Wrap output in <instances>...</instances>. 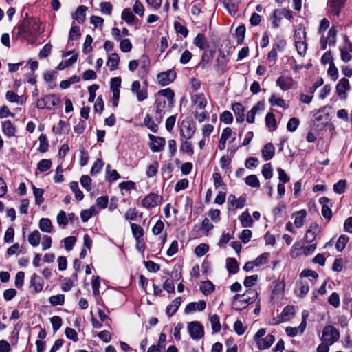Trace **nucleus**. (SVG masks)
<instances>
[{
	"mask_svg": "<svg viewBox=\"0 0 352 352\" xmlns=\"http://www.w3.org/2000/svg\"><path fill=\"white\" fill-rule=\"evenodd\" d=\"M245 184L252 188H258L260 182L255 175H250L245 179Z\"/></svg>",
	"mask_w": 352,
	"mask_h": 352,
	"instance_id": "46",
	"label": "nucleus"
},
{
	"mask_svg": "<svg viewBox=\"0 0 352 352\" xmlns=\"http://www.w3.org/2000/svg\"><path fill=\"white\" fill-rule=\"evenodd\" d=\"M227 65V60L224 55L219 56L217 59V64L215 65V69L217 71H223Z\"/></svg>",
	"mask_w": 352,
	"mask_h": 352,
	"instance_id": "60",
	"label": "nucleus"
},
{
	"mask_svg": "<svg viewBox=\"0 0 352 352\" xmlns=\"http://www.w3.org/2000/svg\"><path fill=\"white\" fill-rule=\"evenodd\" d=\"M294 41L298 53L304 56L307 52V44L305 43L306 32L305 28H298L294 32Z\"/></svg>",
	"mask_w": 352,
	"mask_h": 352,
	"instance_id": "2",
	"label": "nucleus"
},
{
	"mask_svg": "<svg viewBox=\"0 0 352 352\" xmlns=\"http://www.w3.org/2000/svg\"><path fill=\"white\" fill-rule=\"evenodd\" d=\"M269 102L272 106H278L283 109L287 108L285 101L282 98L278 97L274 94L271 96L269 99Z\"/></svg>",
	"mask_w": 352,
	"mask_h": 352,
	"instance_id": "34",
	"label": "nucleus"
},
{
	"mask_svg": "<svg viewBox=\"0 0 352 352\" xmlns=\"http://www.w3.org/2000/svg\"><path fill=\"white\" fill-rule=\"evenodd\" d=\"M40 146H39V151L41 153L47 152L49 146L47 138L45 135L41 134L38 138Z\"/></svg>",
	"mask_w": 352,
	"mask_h": 352,
	"instance_id": "52",
	"label": "nucleus"
},
{
	"mask_svg": "<svg viewBox=\"0 0 352 352\" xmlns=\"http://www.w3.org/2000/svg\"><path fill=\"white\" fill-rule=\"evenodd\" d=\"M340 333L333 325H327L322 331V341L329 345L338 340Z\"/></svg>",
	"mask_w": 352,
	"mask_h": 352,
	"instance_id": "3",
	"label": "nucleus"
},
{
	"mask_svg": "<svg viewBox=\"0 0 352 352\" xmlns=\"http://www.w3.org/2000/svg\"><path fill=\"white\" fill-rule=\"evenodd\" d=\"M52 166V162L50 160H42L37 164V169L41 172H45L48 170Z\"/></svg>",
	"mask_w": 352,
	"mask_h": 352,
	"instance_id": "55",
	"label": "nucleus"
},
{
	"mask_svg": "<svg viewBox=\"0 0 352 352\" xmlns=\"http://www.w3.org/2000/svg\"><path fill=\"white\" fill-rule=\"evenodd\" d=\"M232 132V129L230 127H226L223 130L218 144V148L220 150L225 149L226 141L231 136Z\"/></svg>",
	"mask_w": 352,
	"mask_h": 352,
	"instance_id": "23",
	"label": "nucleus"
},
{
	"mask_svg": "<svg viewBox=\"0 0 352 352\" xmlns=\"http://www.w3.org/2000/svg\"><path fill=\"white\" fill-rule=\"evenodd\" d=\"M52 224L50 219L42 218L39 222V228L41 231L46 233H51L52 231Z\"/></svg>",
	"mask_w": 352,
	"mask_h": 352,
	"instance_id": "32",
	"label": "nucleus"
},
{
	"mask_svg": "<svg viewBox=\"0 0 352 352\" xmlns=\"http://www.w3.org/2000/svg\"><path fill=\"white\" fill-rule=\"evenodd\" d=\"M182 144L180 146V151L182 153H187L189 155H192L194 153L193 146L188 140L181 139Z\"/></svg>",
	"mask_w": 352,
	"mask_h": 352,
	"instance_id": "31",
	"label": "nucleus"
},
{
	"mask_svg": "<svg viewBox=\"0 0 352 352\" xmlns=\"http://www.w3.org/2000/svg\"><path fill=\"white\" fill-rule=\"evenodd\" d=\"M87 9V7L80 6L77 8L75 14L73 15L74 19L76 20L78 23L81 24L84 23L86 18L85 12Z\"/></svg>",
	"mask_w": 352,
	"mask_h": 352,
	"instance_id": "29",
	"label": "nucleus"
},
{
	"mask_svg": "<svg viewBox=\"0 0 352 352\" xmlns=\"http://www.w3.org/2000/svg\"><path fill=\"white\" fill-rule=\"evenodd\" d=\"M206 304L204 300L199 302H192L188 303L185 308V313L190 314L195 311H201L206 309Z\"/></svg>",
	"mask_w": 352,
	"mask_h": 352,
	"instance_id": "16",
	"label": "nucleus"
},
{
	"mask_svg": "<svg viewBox=\"0 0 352 352\" xmlns=\"http://www.w3.org/2000/svg\"><path fill=\"white\" fill-rule=\"evenodd\" d=\"M30 286L35 293H38L43 289V280L39 276L34 274L30 280Z\"/></svg>",
	"mask_w": 352,
	"mask_h": 352,
	"instance_id": "20",
	"label": "nucleus"
},
{
	"mask_svg": "<svg viewBox=\"0 0 352 352\" xmlns=\"http://www.w3.org/2000/svg\"><path fill=\"white\" fill-rule=\"evenodd\" d=\"M301 254H302V245L300 243H295L290 250L291 256L292 258H297Z\"/></svg>",
	"mask_w": 352,
	"mask_h": 352,
	"instance_id": "56",
	"label": "nucleus"
},
{
	"mask_svg": "<svg viewBox=\"0 0 352 352\" xmlns=\"http://www.w3.org/2000/svg\"><path fill=\"white\" fill-rule=\"evenodd\" d=\"M295 314V307L293 305L286 306L279 315L283 322L289 320Z\"/></svg>",
	"mask_w": 352,
	"mask_h": 352,
	"instance_id": "25",
	"label": "nucleus"
},
{
	"mask_svg": "<svg viewBox=\"0 0 352 352\" xmlns=\"http://www.w3.org/2000/svg\"><path fill=\"white\" fill-rule=\"evenodd\" d=\"M41 234L38 230L33 231L28 236V241L33 247H36L41 241Z\"/></svg>",
	"mask_w": 352,
	"mask_h": 352,
	"instance_id": "35",
	"label": "nucleus"
},
{
	"mask_svg": "<svg viewBox=\"0 0 352 352\" xmlns=\"http://www.w3.org/2000/svg\"><path fill=\"white\" fill-rule=\"evenodd\" d=\"M349 241V237L346 235H341L336 244V248L338 251H342Z\"/></svg>",
	"mask_w": 352,
	"mask_h": 352,
	"instance_id": "58",
	"label": "nucleus"
},
{
	"mask_svg": "<svg viewBox=\"0 0 352 352\" xmlns=\"http://www.w3.org/2000/svg\"><path fill=\"white\" fill-rule=\"evenodd\" d=\"M32 188L35 197L36 204L41 205L44 201L43 197L44 190L42 188H37L34 186H32Z\"/></svg>",
	"mask_w": 352,
	"mask_h": 352,
	"instance_id": "45",
	"label": "nucleus"
},
{
	"mask_svg": "<svg viewBox=\"0 0 352 352\" xmlns=\"http://www.w3.org/2000/svg\"><path fill=\"white\" fill-rule=\"evenodd\" d=\"M162 199V196L155 193H150L142 199V204L145 208H153L160 204Z\"/></svg>",
	"mask_w": 352,
	"mask_h": 352,
	"instance_id": "8",
	"label": "nucleus"
},
{
	"mask_svg": "<svg viewBox=\"0 0 352 352\" xmlns=\"http://www.w3.org/2000/svg\"><path fill=\"white\" fill-rule=\"evenodd\" d=\"M195 126L192 122H183L182 129L180 130L181 139H191L195 133Z\"/></svg>",
	"mask_w": 352,
	"mask_h": 352,
	"instance_id": "9",
	"label": "nucleus"
},
{
	"mask_svg": "<svg viewBox=\"0 0 352 352\" xmlns=\"http://www.w3.org/2000/svg\"><path fill=\"white\" fill-rule=\"evenodd\" d=\"M226 267L230 274H236L239 270L237 261L234 258H228L226 261Z\"/></svg>",
	"mask_w": 352,
	"mask_h": 352,
	"instance_id": "33",
	"label": "nucleus"
},
{
	"mask_svg": "<svg viewBox=\"0 0 352 352\" xmlns=\"http://www.w3.org/2000/svg\"><path fill=\"white\" fill-rule=\"evenodd\" d=\"M122 19L130 24L134 21L135 16L129 8H126L122 12Z\"/></svg>",
	"mask_w": 352,
	"mask_h": 352,
	"instance_id": "49",
	"label": "nucleus"
},
{
	"mask_svg": "<svg viewBox=\"0 0 352 352\" xmlns=\"http://www.w3.org/2000/svg\"><path fill=\"white\" fill-rule=\"evenodd\" d=\"M232 109L235 114L236 120L238 122H243L245 120V109L243 105L239 102H235L232 104Z\"/></svg>",
	"mask_w": 352,
	"mask_h": 352,
	"instance_id": "19",
	"label": "nucleus"
},
{
	"mask_svg": "<svg viewBox=\"0 0 352 352\" xmlns=\"http://www.w3.org/2000/svg\"><path fill=\"white\" fill-rule=\"evenodd\" d=\"M274 147L272 143H268L261 151L262 157L265 160L267 161L271 160L274 155Z\"/></svg>",
	"mask_w": 352,
	"mask_h": 352,
	"instance_id": "26",
	"label": "nucleus"
},
{
	"mask_svg": "<svg viewBox=\"0 0 352 352\" xmlns=\"http://www.w3.org/2000/svg\"><path fill=\"white\" fill-rule=\"evenodd\" d=\"M346 186V182L345 180H340L338 182L334 184L333 190L338 194H342L344 192Z\"/></svg>",
	"mask_w": 352,
	"mask_h": 352,
	"instance_id": "62",
	"label": "nucleus"
},
{
	"mask_svg": "<svg viewBox=\"0 0 352 352\" xmlns=\"http://www.w3.org/2000/svg\"><path fill=\"white\" fill-rule=\"evenodd\" d=\"M6 98L10 102H16L21 104L23 103V101L21 100V97L12 91H8L6 94Z\"/></svg>",
	"mask_w": 352,
	"mask_h": 352,
	"instance_id": "44",
	"label": "nucleus"
},
{
	"mask_svg": "<svg viewBox=\"0 0 352 352\" xmlns=\"http://www.w3.org/2000/svg\"><path fill=\"white\" fill-rule=\"evenodd\" d=\"M262 174L266 179H269L272 177L273 173L270 163H267L263 165L262 168Z\"/></svg>",
	"mask_w": 352,
	"mask_h": 352,
	"instance_id": "63",
	"label": "nucleus"
},
{
	"mask_svg": "<svg viewBox=\"0 0 352 352\" xmlns=\"http://www.w3.org/2000/svg\"><path fill=\"white\" fill-rule=\"evenodd\" d=\"M274 336L272 334L267 335L265 338L259 339L256 342L257 347L260 350L269 349L274 342Z\"/></svg>",
	"mask_w": 352,
	"mask_h": 352,
	"instance_id": "18",
	"label": "nucleus"
},
{
	"mask_svg": "<svg viewBox=\"0 0 352 352\" xmlns=\"http://www.w3.org/2000/svg\"><path fill=\"white\" fill-rule=\"evenodd\" d=\"M276 83L283 91H287L292 88L294 80L291 76H281L278 78Z\"/></svg>",
	"mask_w": 352,
	"mask_h": 352,
	"instance_id": "15",
	"label": "nucleus"
},
{
	"mask_svg": "<svg viewBox=\"0 0 352 352\" xmlns=\"http://www.w3.org/2000/svg\"><path fill=\"white\" fill-rule=\"evenodd\" d=\"M120 85V78L115 77L111 80V89L113 92V104L114 107H117L118 104Z\"/></svg>",
	"mask_w": 352,
	"mask_h": 352,
	"instance_id": "12",
	"label": "nucleus"
},
{
	"mask_svg": "<svg viewBox=\"0 0 352 352\" xmlns=\"http://www.w3.org/2000/svg\"><path fill=\"white\" fill-rule=\"evenodd\" d=\"M245 197L241 196L238 199L234 195H230L228 198V209L235 210L236 208H243L245 204Z\"/></svg>",
	"mask_w": 352,
	"mask_h": 352,
	"instance_id": "11",
	"label": "nucleus"
},
{
	"mask_svg": "<svg viewBox=\"0 0 352 352\" xmlns=\"http://www.w3.org/2000/svg\"><path fill=\"white\" fill-rule=\"evenodd\" d=\"M300 124V120L297 118H292L287 124V129L290 132H294Z\"/></svg>",
	"mask_w": 352,
	"mask_h": 352,
	"instance_id": "54",
	"label": "nucleus"
},
{
	"mask_svg": "<svg viewBox=\"0 0 352 352\" xmlns=\"http://www.w3.org/2000/svg\"><path fill=\"white\" fill-rule=\"evenodd\" d=\"M176 78V72L173 69L160 72L157 76L158 83L162 86H166Z\"/></svg>",
	"mask_w": 352,
	"mask_h": 352,
	"instance_id": "6",
	"label": "nucleus"
},
{
	"mask_svg": "<svg viewBox=\"0 0 352 352\" xmlns=\"http://www.w3.org/2000/svg\"><path fill=\"white\" fill-rule=\"evenodd\" d=\"M239 219L242 224L243 227H251L253 224V220L250 213L248 212H244L239 217Z\"/></svg>",
	"mask_w": 352,
	"mask_h": 352,
	"instance_id": "37",
	"label": "nucleus"
},
{
	"mask_svg": "<svg viewBox=\"0 0 352 352\" xmlns=\"http://www.w3.org/2000/svg\"><path fill=\"white\" fill-rule=\"evenodd\" d=\"M212 178L214 179V185L216 188H221L225 190L226 188V184L223 182L221 175L219 173H214L212 175Z\"/></svg>",
	"mask_w": 352,
	"mask_h": 352,
	"instance_id": "50",
	"label": "nucleus"
},
{
	"mask_svg": "<svg viewBox=\"0 0 352 352\" xmlns=\"http://www.w3.org/2000/svg\"><path fill=\"white\" fill-rule=\"evenodd\" d=\"M166 102L164 99L157 98L156 99L155 104V111L156 113L155 120L158 123H160L164 116L165 108H166Z\"/></svg>",
	"mask_w": 352,
	"mask_h": 352,
	"instance_id": "14",
	"label": "nucleus"
},
{
	"mask_svg": "<svg viewBox=\"0 0 352 352\" xmlns=\"http://www.w3.org/2000/svg\"><path fill=\"white\" fill-rule=\"evenodd\" d=\"M148 138L151 140L150 149L153 153L160 152L164 149L166 144L165 138L151 134L148 135Z\"/></svg>",
	"mask_w": 352,
	"mask_h": 352,
	"instance_id": "10",
	"label": "nucleus"
},
{
	"mask_svg": "<svg viewBox=\"0 0 352 352\" xmlns=\"http://www.w3.org/2000/svg\"><path fill=\"white\" fill-rule=\"evenodd\" d=\"M264 110V104L258 102L247 114V121L249 123H254L255 121V116L258 111Z\"/></svg>",
	"mask_w": 352,
	"mask_h": 352,
	"instance_id": "21",
	"label": "nucleus"
},
{
	"mask_svg": "<svg viewBox=\"0 0 352 352\" xmlns=\"http://www.w3.org/2000/svg\"><path fill=\"white\" fill-rule=\"evenodd\" d=\"M157 94L159 96H162L166 98L168 101L169 105L172 106L173 104L175 93L173 90L171 89L170 88L161 89L157 92Z\"/></svg>",
	"mask_w": 352,
	"mask_h": 352,
	"instance_id": "30",
	"label": "nucleus"
},
{
	"mask_svg": "<svg viewBox=\"0 0 352 352\" xmlns=\"http://www.w3.org/2000/svg\"><path fill=\"white\" fill-rule=\"evenodd\" d=\"M265 124L267 127L272 128V130H275L277 128L276 120L274 113H268L266 115Z\"/></svg>",
	"mask_w": 352,
	"mask_h": 352,
	"instance_id": "39",
	"label": "nucleus"
},
{
	"mask_svg": "<svg viewBox=\"0 0 352 352\" xmlns=\"http://www.w3.org/2000/svg\"><path fill=\"white\" fill-rule=\"evenodd\" d=\"M145 125L153 132L156 133L158 130V125L151 118V117L147 114L144 120Z\"/></svg>",
	"mask_w": 352,
	"mask_h": 352,
	"instance_id": "40",
	"label": "nucleus"
},
{
	"mask_svg": "<svg viewBox=\"0 0 352 352\" xmlns=\"http://www.w3.org/2000/svg\"><path fill=\"white\" fill-rule=\"evenodd\" d=\"M346 0H328L327 12L329 16H338Z\"/></svg>",
	"mask_w": 352,
	"mask_h": 352,
	"instance_id": "5",
	"label": "nucleus"
},
{
	"mask_svg": "<svg viewBox=\"0 0 352 352\" xmlns=\"http://www.w3.org/2000/svg\"><path fill=\"white\" fill-rule=\"evenodd\" d=\"M245 34V27L244 25L239 26L235 31L236 41L239 44L241 43L244 39Z\"/></svg>",
	"mask_w": 352,
	"mask_h": 352,
	"instance_id": "57",
	"label": "nucleus"
},
{
	"mask_svg": "<svg viewBox=\"0 0 352 352\" xmlns=\"http://www.w3.org/2000/svg\"><path fill=\"white\" fill-rule=\"evenodd\" d=\"M328 302L335 308L338 307L340 305L339 294L336 292H333V294H331V295L329 297Z\"/></svg>",
	"mask_w": 352,
	"mask_h": 352,
	"instance_id": "61",
	"label": "nucleus"
},
{
	"mask_svg": "<svg viewBox=\"0 0 352 352\" xmlns=\"http://www.w3.org/2000/svg\"><path fill=\"white\" fill-rule=\"evenodd\" d=\"M106 172L110 182L116 181L120 178L119 173L116 170H111V165L109 164L106 166Z\"/></svg>",
	"mask_w": 352,
	"mask_h": 352,
	"instance_id": "53",
	"label": "nucleus"
},
{
	"mask_svg": "<svg viewBox=\"0 0 352 352\" xmlns=\"http://www.w3.org/2000/svg\"><path fill=\"white\" fill-rule=\"evenodd\" d=\"M309 291V287L307 283L304 284L303 283H300L299 285L298 289L295 291V293L300 296L301 298H304L307 294Z\"/></svg>",
	"mask_w": 352,
	"mask_h": 352,
	"instance_id": "59",
	"label": "nucleus"
},
{
	"mask_svg": "<svg viewBox=\"0 0 352 352\" xmlns=\"http://www.w3.org/2000/svg\"><path fill=\"white\" fill-rule=\"evenodd\" d=\"M60 102V99L55 94H47L37 100L36 106L39 109H54Z\"/></svg>",
	"mask_w": 352,
	"mask_h": 352,
	"instance_id": "1",
	"label": "nucleus"
},
{
	"mask_svg": "<svg viewBox=\"0 0 352 352\" xmlns=\"http://www.w3.org/2000/svg\"><path fill=\"white\" fill-rule=\"evenodd\" d=\"M188 331L193 339H200L204 335V327L197 321L189 322Z\"/></svg>",
	"mask_w": 352,
	"mask_h": 352,
	"instance_id": "7",
	"label": "nucleus"
},
{
	"mask_svg": "<svg viewBox=\"0 0 352 352\" xmlns=\"http://www.w3.org/2000/svg\"><path fill=\"white\" fill-rule=\"evenodd\" d=\"M349 88L350 84L349 80L346 78L340 79L336 85V92L338 96L342 99H345L346 98V92Z\"/></svg>",
	"mask_w": 352,
	"mask_h": 352,
	"instance_id": "13",
	"label": "nucleus"
},
{
	"mask_svg": "<svg viewBox=\"0 0 352 352\" xmlns=\"http://www.w3.org/2000/svg\"><path fill=\"white\" fill-rule=\"evenodd\" d=\"M158 168L159 163L157 161L154 162L152 164L148 166L146 171L147 177H153L155 175H156V174L158 172Z\"/></svg>",
	"mask_w": 352,
	"mask_h": 352,
	"instance_id": "47",
	"label": "nucleus"
},
{
	"mask_svg": "<svg viewBox=\"0 0 352 352\" xmlns=\"http://www.w3.org/2000/svg\"><path fill=\"white\" fill-rule=\"evenodd\" d=\"M131 228L133 235L137 240H139L140 238L143 236L144 230L140 226L137 225L135 223H131Z\"/></svg>",
	"mask_w": 352,
	"mask_h": 352,
	"instance_id": "42",
	"label": "nucleus"
},
{
	"mask_svg": "<svg viewBox=\"0 0 352 352\" xmlns=\"http://www.w3.org/2000/svg\"><path fill=\"white\" fill-rule=\"evenodd\" d=\"M133 10L135 14H137L140 16L144 15V8L143 4L141 3V1L140 0H136L135 1V3L133 6Z\"/></svg>",
	"mask_w": 352,
	"mask_h": 352,
	"instance_id": "64",
	"label": "nucleus"
},
{
	"mask_svg": "<svg viewBox=\"0 0 352 352\" xmlns=\"http://www.w3.org/2000/svg\"><path fill=\"white\" fill-rule=\"evenodd\" d=\"M182 302L181 297L176 298L170 305L166 307V314L169 317L172 316L178 309Z\"/></svg>",
	"mask_w": 352,
	"mask_h": 352,
	"instance_id": "28",
	"label": "nucleus"
},
{
	"mask_svg": "<svg viewBox=\"0 0 352 352\" xmlns=\"http://www.w3.org/2000/svg\"><path fill=\"white\" fill-rule=\"evenodd\" d=\"M206 39L204 34L199 33L194 39V45L201 50H206Z\"/></svg>",
	"mask_w": 352,
	"mask_h": 352,
	"instance_id": "48",
	"label": "nucleus"
},
{
	"mask_svg": "<svg viewBox=\"0 0 352 352\" xmlns=\"http://www.w3.org/2000/svg\"><path fill=\"white\" fill-rule=\"evenodd\" d=\"M214 52H215V51L212 50H205V51L202 55L201 60L200 63H199V65L201 68H205L208 65H209L212 59L213 58V57L214 56Z\"/></svg>",
	"mask_w": 352,
	"mask_h": 352,
	"instance_id": "22",
	"label": "nucleus"
},
{
	"mask_svg": "<svg viewBox=\"0 0 352 352\" xmlns=\"http://www.w3.org/2000/svg\"><path fill=\"white\" fill-rule=\"evenodd\" d=\"M80 36V28L78 26L72 25L69 31L68 43H69L71 41L78 39Z\"/></svg>",
	"mask_w": 352,
	"mask_h": 352,
	"instance_id": "41",
	"label": "nucleus"
},
{
	"mask_svg": "<svg viewBox=\"0 0 352 352\" xmlns=\"http://www.w3.org/2000/svg\"><path fill=\"white\" fill-rule=\"evenodd\" d=\"M293 216H295L294 226L297 228H300L304 224L305 219L307 216V212L305 210H301L294 213Z\"/></svg>",
	"mask_w": 352,
	"mask_h": 352,
	"instance_id": "27",
	"label": "nucleus"
},
{
	"mask_svg": "<svg viewBox=\"0 0 352 352\" xmlns=\"http://www.w3.org/2000/svg\"><path fill=\"white\" fill-rule=\"evenodd\" d=\"M214 289V286L210 280L204 281L201 283L200 290L205 295L210 294Z\"/></svg>",
	"mask_w": 352,
	"mask_h": 352,
	"instance_id": "36",
	"label": "nucleus"
},
{
	"mask_svg": "<svg viewBox=\"0 0 352 352\" xmlns=\"http://www.w3.org/2000/svg\"><path fill=\"white\" fill-rule=\"evenodd\" d=\"M256 300L254 299L245 297L243 294H235L233 296L232 306L236 310H243L246 308L249 305L254 303Z\"/></svg>",
	"mask_w": 352,
	"mask_h": 352,
	"instance_id": "4",
	"label": "nucleus"
},
{
	"mask_svg": "<svg viewBox=\"0 0 352 352\" xmlns=\"http://www.w3.org/2000/svg\"><path fill=\"white\" fill-rule=\"evenodd\" d=\"M212 329L214 332L217 333L221 330V324L219 318L217 314H214L210 318Z\"/></svg>",
	"mask_w": 352,
	"mask_h": 352,
	"instance_id": "51",
	"label": "nucleus"
},
{
	"mask_svg": "<svg viewBox=\"0 0 352 352\" xmlns=\"http://www.w3.org/2000/svg\"><path fill=\"white\" fill-rule=\"evenodd\" d=\"M49 302L52 306L63 305L65 302V296L63 294L52 296L49 298Z\"/></svg>",
	"mask_w": 352,
	"mask_h": 352,
	"instance_id": "43",
	"label": "nucleus"
},
{
	"mask_svg": "<svg viewBox=\"0 0 352 352\" xmlns=\"http://www.w3.org/2000/svg\"><path fill=\"white\" fill-rule=\"evenodd\" d=\"M192 102L196 105V110H204L208 103L204 94H197L192 96Z\"/></svg>",
	"mask_w": 352,
	"mask_h": 352,
	"instance_id": "17",
	"label": "nucleus"
},
{
	"mask_svg": "<svg viewBox=\"0 0 352 352\" xmlns=\"http://www.w3.org/2000/svg\"><path fill=\"white\" fill-rule=\"evenodd\" d=\"M120 62V57L117 53H112L107 60V65L111 67V70H115L118 68Z\"/></svg>",
	"mask_w": 352,
	"mask_h": 352,
	"instance_id": "38",
	"label": "nucleus"
},
{
	"mask_svg": "<svg viewBox=\"0 0 352 352\" xmlns=\"http://www.w3.org/2000/svg\"><path fill=\"white\" fill-rule=\"evenodd\" d=\"M2 131L6 135L12 137L15 135L16 129L11 121L6 120L2 123Z\"/></svg>",
	"mask_w": 352,
	"mask_h": 352,
	"instance_id": "24",
	"label": "nucleus"
}]
</instances>
